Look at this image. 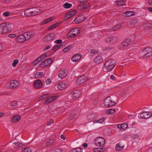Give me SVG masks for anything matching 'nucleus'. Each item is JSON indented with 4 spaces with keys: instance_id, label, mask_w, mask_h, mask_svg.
Segmentation results:
<instances>
[{
    "instance_id": "nucleus-1",
    "label": "nucleus",
    "mask_w": 152,
    "mask_h": 152,
    "mask_svg": "<svg viewBox=\"0 0 152 152\" xmlns=\"http://www.w3.org/2000/svg\"><path fill=\"white\" fill-rule=\"evenodd\" d=\"M12 28L10 23L7 22L0 24V32L2 34H5L11 30Z\"/></svg>"
},
{
    "instance_id": "nucleus-2",
    "label": "nucleus",
    "mask_w": 152,
    "mask_h": 152,
    "mask_svg": "<svg viewBox=\"0 0 152 152\" xmlns=\"http://www.w3.org/2000/svg\"><path fill=\"white\" fill-rule=\"evenodd\" d=\"M115 61L113 60H109L105 62L104 65V68L106 71L109 72L115 66Z\"/></svg>"
},
{
    "instance_id": "nucleus-3",
    "label": "nucleus",
    "mask_w": 152,
    "mask_h": 152,
    "mask_svg": "<svg viewBox=\"0 0 152 152\" xmlns=\"http://www.w3.org/2000/svg\"><path fill=\"white\" fill-rule=\"evenodd\" d=\"M115 102L111 100L110 96H108L106 98L104 102V105L108 107L113 106L115 104Z\"/></svg>"
},
{
    "instance_id": "nucleus-4",
    "label": "nucleus",
    "mask_w": 152,
    "mask_h": 152,
    "mask_svg": "<svg viewBox=\"0 0 152 152\" xmlns=\"http://www.w3.org/2000/svg\"><path fill=\"white\" fill-rule=\"evenodd\" d=\"M80 31L78 28H75L72 29L68 33V38L73 37L77 35L80 33Z\"/></svg>"
},
{
    "instance_id": "nucleus-5",
    "label": "nucleus",
    "mask_w": 152,
    "mask_h": 152,
    "mask_svg": "<svg viewBox=\"0 0 152 152\" xmlns=\"http://www.w3.org/2000/svg\"><path fill=\"white\" fill-rule=\"evenodd\" d=\"M95 144L97 146H102L105 144V140L101 137L96 138L94 140Z\"/></svg>"
},
{
    "instance_id": "nucleus-6",
    "label": "nucleus",
    "mask_w": 152,
    "mask_h": 152,
    "mask_svg": "<svg viewBox=\"0 0 152 152\" xmlns=\"http://www.w3.org/2000/svg\"><path fill=\"white\" fill-rule=\"evenodd\" d=\"M143 57L149 56L152 54V49L150 48H147L143 49L142 51Z\"/></svg>"
},
{
    "instance_id": "nucleus-7",
    "label": "nucleus",
    "mask_w": 152,
    "mask_h": 152,
    "mask_svg": "<svg viewBox=\"0 0 152 152\" xmlns=\"http://www.w3.org/2000/svg\"><path fill=\"white\" fill-rule=\"evenodd\" d=\"M139 117L142 119H146L149 118L152 115V114L148 112H144L139 115Z\"/></svg>"
},
{
    "instance_id": "nucleus-8",
    "label": "nucleus",
    "mask_w": 152,
    "mask_h": 152,
    "mask_svg": "<svg viewBox=\"0 0 152 152\" xmlns=\"http://www.w3.org/2000/svg\"><path fill=\"white\" fill-rule=\"evenodd\" d=\"M9 88H15L17 87L19 85L18 81L16 80H13L8 84Z\"/></svg>"
},
{
    "instance_id": "nucleus-9",
    "label": "nucleus",
    "mask_w": 152,
    "mask_h": 152,
    "mask_svg": "<svg viewBox=\"0 0 152 152\" xmlns=\"http://www.w3.org/2000/svg\"><path fill=\"white\" fill-rule=\"evenodd\" d=\"M68 71L65 69H63L59 71L58 77L61 78H63L65 77L67 74Z\"/></svg>"
},
{
    "instance_id": "nucleus-10",
    "label": "nucleus",
    "mask_w": 152,
    "mask_h": 152,
    "mask_svg": "<svg viewBox=\"0 0 152 152\" xmlns=\"http://www.w3.org/2000/svg\"><path fill=\"white\" fill-rule=\"evenodd\" d=\"M52 62V60L50 58L47 59L42 61L40 64V66L42 67H46L49 65Z\"/></svg>"
},
{
    "instance_id": "nucleus-11",
    "label": "nucleus",
    "mask_w": 152,
    "mask_h": 152,
    "mask_svg": "<svg viewBox=\"0 0 152 152\" xmlns=\"http://www.w3.org/2000/svg\"><path fill=\"white\" fill-rule=\"evenodd\" d=\"M73 99H76L79 97L80 95V92L79 91L77 90L74 91L72 92L70 94Z\"/></svg>"
},
{
    "instance_id": "nucleus-12",
    "label": "nucleus",
    "mask_w": 152,
    "mask_h": 152,
    "mask_svg": "<svg viewBox=\"0 0 152 152\" xmlns=\"http://www.w3.org/2000/svg\"><path fill=\"white\" fill-rule=\"evenodd\" d=\"M55 37L54 34H47L44 38V40L46 42H49L53 40Z\"/></svg>"
},
{
    "instance_id": "nucleus-13",
    "label": "nucleus",
    "mask_w": 152,
    "mask_h": 152,
    "mask_svg": "<svg viewBox=\"0 0 152 152\" xmlns=\"http://www.w3.org/2000/svg\"><path fill=\"white\" fill-rule=\"evenodd\" d=\"M107 42L114 43L116 42L117 40V37L116 36H108L106 39Z\"/></svg>"
},
{
    "instance_id": "nucleus-14",
    "label": "nucleus",
    "mask_w": 152,
    "mask_h": 152,
    "mask_svg": "<svg viewBox=\"0 0 152 152\" xmlns=\"http://www.w3.org/2000/svg\"><path fill=\"white\" fill-rule=\"evenodd\" d=\"M87 80V78L85 76H83L79 77L77 80V84H81L85 82Z\"/></svg>"
},
{
    "instance_id": "nucleus-15",
    "label": "nucleus",
    "mask_w": 152,
    "mask_h": 152,
    "mask_svg": "<svg viewBox=\"0 0 152 152\" xmlns=\"http://www.w3.org/2000/svg\"><path fill=\"white\" fill-rule=\"evenodd\" d=\"M40 9L39 7L31 8V16H34L39 13Z\"/></svg>"
},
{
    "instance_id": "nucleus-16",
    "label": "nucleus",
    "mask_w": 152,
    "mask_h": 152,
    "mask_svg": "<svg viewBox=\"0 0 152 152\" xmlns=\"http://www.w3.org/2000/svg\"><path fill=\"white\" fill-rule=\"evenodd\" d=\"M86 18L83 16H80L76 17L74 21L75 23H78L83 22Z\"/></svg>"
},
{
    "instance_id": "nucleus-17",
    "label": "nucleus",
    "mask_w": 152,
    "mask_h": 152,
    "mask_svg": "<svg viewBox=\"0 0 152 152\" xmlns=\"http://www.w3.org/2000/svg\"><path fill=\"white\" fill-rule=\"evenodd\" d=\"M77 13V11L75 10H73L68 12L66 13V15L64 18L66 20L68 19L69 18L75 15Z\"/></svg>"
},
{
    "instance_id": "nucleus-18",
    "label": "nucleus",
    "mask_w": 152,
    "mask_h": 152,
    "mask_svg": "<svg viewBox=\"0 0 152 152\" xmlns=\"http://www.w3.org/2000/svg\"><path fill=\"white\" fill-rule=\"evenodd\" d=\"M34 86L35 88H39L42 87V83L40 80H38L35 81L34 82Z\"/></svg>"
},
{
    "instance_id": "nucleus-19",
    "label": "nucleus",
    "mask_w": 152,
    "mask_h": 152,
    "mask_svg": "<svg viewBox=\"0 0 152 152\" xmlns=\"http://www.w3.org/2000/svg\"><path fill=\"white\" fill-rule=\"evenodd\" d=\"M46 56L47 55L45 54L41 55L39 58L37 59L34 61L33 62L34 64L35 65L37 64L45 58Z\"/></svg>"
},
{
    "instance_id": "nucleus-20",
    "label": "nucleus",
    "mask_w": 152,
    "mask_h": 152,
    "mask_svg": "<svg viewBox=\"0 0 152 152\" xmlns=\"http://www.w3.org/2000/svg\"><path fill=\"white\" fill-rule=\"evenodd\" d=\"M82 57V55L80 54H76L71 59L73 62L78 61Z\"/></svg>"
},
{
    "instance_id": "nucleus-21",
    "label": "nucleus",
    "mask_w": 152,
    "mask_h": 152,
    "mask_svg": "<svg viewBox=\"0 0 152 152\" xmlns=\"http://www.w3.org/2000/svg\"><path fill=\"white\" fill-rule=\"evenodd\" d=\"M94 61L96 64H99L102 62L103 58L101 56H98L95 58Z\"/></svg>"
},
{
    "instance_id": "nucleus-22",
    "label": "nucleus",
    "mask_w": 152,
    "mask_h": 152,
    "mask_svg": "<svg viewBox=\"0 0 152 152\" xmlns=\"http://www.w3.org/2000/svg\"><path fill=\"white\" fill-rule=\"evenodd\" d=\"M17 41L19 42H24L26 40L23 34L20 35L16 38Z\"/></svg>"
},
{
    "instance_id": "nucleus-23",
    "label": "nucleus",
    "mask_w": 152,
    "mask_h": 152,
    "mask_svg": "<svg viewBox=\"0 0 152 152\" xmlns=\"http://www.w3.org/2000/svg\"><path fill=\"white\" fill-rule=\"evenodd\" d=\"M116 5L118 6H122L126 5L124 0H118L115 1Z\"/></svg>"
},
{
    "instance_id": "nucleus-24",
    "label": "nucleus",
    "mask_w": 152,
    "mask_h": 152,
    "mask_svg": "<svg viewBox=\"0 0 152 152\" xmlns=\"http://www.w3.org/2000/svg\"><path fill=\"white\" fill-rule=\"evenodd\" d=\"M66 85L64 83L60 82L58 85L57 88L59 89L62 90L66 88Z\"/></svg>"
},
{
    "instance_id": "nucleus-25",
    "label": "nucleus",
    "mask_w": 152,
    "mask_h": 152,
    "mask_svg": "<svg viewBox=\"0 0 152 152\" xmlns=\"http://www.w3.org/2000/svg\"><path fill=\"white\" fill-rule=\"evenodd\" d=\"M128 127V124L126 123H124L122 124L118 125L117 128L121 129L124 130Z\"/></svg>"
},
{
    "instance_id": "nucleus-26",
    "label": "nucleus",
    "mask_w": 152,
    "mask_h": 152,
    "mask_svg": "<svg viewBox=\"0 0 152 152\" xmlns=\"http://www.w3.org/2000/svg\"><path fill=\"white\" fill-rule=\"evenodd\" d=\"M131 42V39H125L124 41L123 42H122V45L124 46H127Z\"/></svg>"
},
{
    "instance_id": "nucleus-27",
    "label": "nucleus",
    "mask_w": 152,
    "mask_h": 152,
    "mask_svg": "<svg viewBox=\"0 0 152 152\" xmlns=\"http://www.w3.org/2000/svg\"><path fill=\"white\" fill-rule=\"evenodd\" d=\"M56 98L55 96H51L50 98L47 99L45 102V103H48L51 102L55 100Z\"/></svg>"
},
{
    "instance_id": "nucleus-28",
    "label": "nucleus",
    "mask_w": 152,
    "mask_h": 152,
    "mask_svg": "<svg viewBox=\"0 0 152 152\" xmlns=\"http://www.w3.org/2000/svg\"><path fill=\"white\" fill-rule=\"evenodd\" d=\"M124 147V145H122L120 143H119L116 145V150L117 151H120L123 149Z\"/></svg>"
},
{
    "instance_id": "nucleus-29",
    "label": "nucleus",
    "mask_w": 152,
    "mask_h": 152,
    "mask_svg": "<svg viewBox=\"0 0 152 152\" xmlns=\"http://www.w3.org/2000/svg\"><path fill=\"white\" fill-rule=\"evenodd\" d=\"M24 37L25 38L26 40H28L30 39L31 37L32 34L30 32H28L23 34Z\"/></svg>"
},
{
    "instance_id": "nucleus-30",
    "label": "nucleus",
    "mask_w": 152,
    "mask_h": 152,
    "mask_svg": "<svg viewBox=\"0 0 152 152\" xmlns=\"http://www.w3.org/2000/svg\"><path fill=\"white\" fill-rule=\"evenodd\" d=\"M20 118V117L19 115L15 116L12 117L11 119V121L13 123L19 121Z\"/></svg>"
},
{
    "instance_id": "nucleus-31",
    "label": "nucleus",
    "mask_w": 152,
    "mask_h": 152,
    "mask_svg": "<svg viewBox=\"0 0 152 152\" xmlns=\"http://www.w3.org/2000/svg\"><path fill=\"white\" fill-rule=\"evenodd\" d=\"M135 12L134 11H127L125 12V16L126 17H129L130 16L134 15Z\"/></svg>"
},
{
    "instance_id": "nucleus-32",
    "label": "nucleus",
    "mask_w": 152,
    "mask_h": 152,
    "mask_svg": "<svg viewBox=\"0 0 152 152\" xmlns=\"http://www.w3.org/2000/svg\"><path fill=\"white\" fill-rule=\"evenodd\" d=\"M24 14L27 17L31 16V8H28L24 11Z\"/></svg>"
},
{
    "instance_id": "nucleus-33",
    "label": "nucleus",
    "mask_w": 152,
    "mask_h": 152,
    "mask_svg": "<svg viewBox=\"0 0 152 152\" xmlns=\"http://www.w3.org/2000/svg\"><path fill=\"white\" fill-rule=\"evenodd\" d=\"M64 47V45L62 44L60 45H56L53 47V50L54 51H56L58 49Z\"/></svg>"
},
{
    "instance_id": "nucleus-34",
    "label": "nucleus",
    "mask_w": 152,
    "mask_h": 152,
    "mask_svg": "<svg viewBox=\"0 0 152 152\" xmlns=\"http://www.w3.org/2000/svg\"><path fill=\"white\" fill-rule=\"evenodd\" d=\"M54 19L53 17H51L44 20L42 22V24H47L48 22L51 21Z\"/></svg>"
},
{
    "instance_id": "nucleus-35",
    "label": "nucleus",
    "mask_w": 152,
    "mask_h": 152,
    "mask_svg": "<svg viewBox=\"0 0 152 152\" xmlns=\"http://www.w3.org/2000/svg\"><path fill=\"white\" fill-rule=\"evenodd\" d=\"M105 150V148H99L94 149V152H103Z\"/></svg>"
},
{
    "instance_id": "nucleus-36",
    "label": "nucleus",
    "mask_w": 152,
    "mask_h": 152,
    "mask_svg": "<svg viewBox=\"0 0 152 152\" xmlns=\"http://www.w3.org/2000/svg\"><path fill=\"white\" fill-rule=\"evenodd\" d=\"M43 75L42 72H37L35 75V77L36 78H39L42 76Z\"/></svg>"
},
{
    "instance_id": "nucleus-37",
    "label": "nucleus",
    "mask_w": 152,
    "mask_h": 152,
    "mask_svg": "<svg viewBox=\"0 0 152 152\" xmlns=\"http://www.w3.org/2000/svg\"><path fill=\"white\" fill-rule=\"evenodd\" d=\"M14 144L15 145L16 147H15V148H20L23 145L22 143L20 142H15L14 143Z\"/></svg>"
},
{
    "instance_id": "nucleus-38",
    "label": "nucleus",
    "mask_w": 152,
    "mask_h": 152,
    "mask_svg": "<svg viewBox=\"0 0 152 152\" xmlns=\"http://www.w3.org/2000/svg\"><path fill=\"white\" fill-rule=\"evenodd\" d=\"M105 120V119L104 118H102L100 119L97 120H94V123H102Z\"/></svg>"
},
{
    "instance_id": "nucleus-39",
    "label": "nucleus",
    "mask_w": 152,
    "mask_h": 152,
    "mask_svg": "<svg viewBox=\"0 0 152 152\" xmlns=\"http://www.w3.org/2000/svg\"><path fill=\"white\" fill-rule=\"evenodd\" d=\"M58 26V24H54L50 26L48 28V29L49 30H51L52 29L56 28Z\"/></svg>"
},
{
    "instance_id": "nucleus-40",
    "label": "nucleus",
    "mask_w": 152,
    "mask_h": 152,
    "mask_svg": "<svg viewBox=\"0 0 152 152\" xmlns=\"http://www.w3.org/2000/svg\"><path fill=\"white\" fill-rule=\"evenodd\" d=\"M27 4L26 2H23L17 5L18 7H23L24 6L27 5Z\"/></svg>"
},
{
    "instance_id": "nucleus-41",
    "label": "nucleus",
    "mask_w": 152,
    "mask_h": 152,
    "mask_svg": "<svg viewBox=\"0 0 152 152\" xmlns=\"http://www.w3.org/2000/svg\"><path fill=\"white\" fill-rule=\"evenodd\" d=\"M96 115L94 113H91L88 115V118L89 119H93L95 118Z\"/></svg>"
},
{
    "instance_id": "nucleus-42",
    "label": "nucleus",
    "mask_w": 152,
    "mask_h": 152,
    "mask_svg": "<svg viewBox=\"0 0 152 152\" xmlns=\"http://www.w3.org/2000/svg\"><path fill=\"white\" fill-rule=\"evenodd\" d=\"M54 142V140H53L50 139L48 140L47 142V145L48 146L52 145Z\"/></svg>"
},
{
    "instance_id": "nucleus-43",
    "label": "nucleus",
    "mask_w": 152,
    "mask_h": 152,
    "mask_svg": "<svg viewBox=\"0 0 152 152\" xmlns=\"http://www.w3.org/2000/svg\"><path fill=\"white\" fill-rule=\"evenodd\" d=\"M72 6V4H69L67 3H66L64 5V8L68 9L70 8Z\"/></svg>"
},
{
    "instance_id": "nucleus-44",
    "label": "nucleus",
    "mask_w": 152,
    "mask_h": 152,
    "mask_svg": "<svg viewBox=\"0 0 152 152\" xmlns=\"http://www.w3.org/2000/svg\"><path fill=\"white\" fill-rule=\"evenodd\" d=\"M115 111V110H113L112 109L108 110L106 111V113L108 114H111L112 113H114Z\"/></svg>"
},
{
    "instance_id": "nucleus-45",
    "label": "nucleus",
    "mask_w": 152,
    "mask_h": 152,
    "mask_svg": "<svg viewBox=\"0 0 152 152\" xmlns=\"http://www.w3.org/2000/svg\"><path fill=\"white\" fill-rule=\"evenodd\" d=\"M82 149L81 148H77L75 149L72 150L71 152H82Z\"/></svg>"
},
{
    "instance_id": "nucleus-46",
    "label": "nucleus",
    "mask_w": 152,
    "mask_h": 152,
    "mask_svg": "<svg viewBox=\"0 0 152 152\" xmlns=\"http://www.w3.org/2000/svg\"><path fill=\"white\" fill-rule=\"evenodd\" d=\"M137 23V22L136 20L132 19L131 20L130 23L132 26H134Z\"/></svg>"
},
{
    "instance_id": "nucleus-47",
    "label": "nucleus",
    "mask_w": 152,
    "mask_h": 152,
    "mask_svg": "<svg viewBox=\"0 0 152 152\" xmlns=\"http://www.w3.org/2000/svg\"><path fill=\"white\" fill-rule=\"evenodd\" d=\"M31 150L29 148H26L23 149L21 152H31Z\"/></svg>"
},
{
    "instance_id": "nucleus-48",
    "label": "nucleus",
    "mask_w": 152,
    "mask_h": 152,
    "mask_svg": "<svg viewBox=\"0 0 152 152\" xmlns=\"http://www.w3.org/2000/svg\"><path fill=\"white\" fill-rule=\"evenodd\" d=\"M48 96V94H45L42 96H41L39 99L40 100H42L45 99L47 98Z\"/></svg>"
},
{
    "instance_id": "nucleus-49",
    "label": "nucleus",
    "mask_w": 152,
    "mask_h": 152,
    "mask_svg": "<svg viewBox=\"0 0 152 152\" xmlns=\"http://www.w3.org/2000/svg\"><path fill=\"white\" fill-rule=\"evenodd\" d=\"M71 46L70 45H69L65 47L63 50V51L64 52H66L68 51L70 48Z\"/></svg>"
},
{
    "instance_id": "nucleus-50",
    "label": "nucleus",
    "mask_w": 152,
    "mask_h": 152,
    "mask_svg": "<svg viewBox=\"0 0 152 152\" xmlns=\"http://www.w3.org/2000/svg\"><path fill=\"white\" fill-rule=\"evenodd\" d=\"M19 61L18 59H15L14 60L12 64V66L13 67H15L17 64L18 63Z\"/></svg>"
},
{
    "instance_id": "nucleus-51",
    "label": "nucleus",
    "mask_w": 152,
    "mask_h": 152,
    "mask_svg": "<svg viewBox=\"0 0 152 152\" xmlns=\"http://www.w3.org/2000/svg\"><path fill=\"white\" fill-rule=\"evenodd\" d=\"M121 25H117L115 26L114 28H113L112 29L113 31H116L119 28L121 27Z\"/></svg>"
},
{
    "instance_id": "nucleus-52",
    "label": "nucleus",
    "mask_w": 152,
    "mask_h": 152,
    "mask_svg": "<svg viewBox=\"0 0 152 152\" xmlns=\"http://www.w3.org/2000/svg\"><path fill=\"white\" fill-rule=\"evenodd\" d=\"M17 105V102L16 101H13L11 103V107L16 106Z\"/></svg>"
},
{
    "instance_id": "nucleus-53",
    "label": "nucleus",
    "mask_w": 152,
    "mask_h": 152,
    "mask_svg": "<svg viewBox=\"0 0 152 152\" xmlns=\"http://www.w3.org/2000/svg\"><path fill=\"white\" fill-rule=\"evenodd\" d=\"M90 53L92 54H96L98 53V51L96 50L92 49L91 50Z\"/></svg>"
},
{
    "instance_id": "nucleus-54",
    "label": "nucleus",
    "mask_w": 152,
    "mask_h": 152,
    "mask_svg": "<svg viewBox=\"0 0 152 152\" xmlns=\"http://www.w3.org/2000/svg\"><path fill=\"white\" fill-rule=\"evenodd\" d=\"M53 152H63V151L61 149L56 148L53 151Z\"/></svg>"
},
{
    "instance_id": "nucleus-55",
    "label": "nucleus",
    "mask_w": 152,
    "mask_h": 152,
    "mask_svg": "<svg viewBox=\"0 0 152 152\" xmlns=\"http://www.w3.org/2000/svg\"><path fill=\"white\" fill-rule=\"evenodd\" d=\"M10 14V12H6L3 13V15L6 16L7 17Z\"/></svg>"
},
{
    "instance_id": "nucleus-56",
    "label": "nucleus",
    "mask_w": 152,
    "mask_h": 152,
    "mask_svg": "<svg viewBox=\"0 0 152 152\" xmlns=\"http://www.w3.org/2000/svg\"><path fill=\"white\" fill-rule=\"evenodd\" d=\"M62 42L61 39H57L55 40L54 42L57 44H61L62 43Z\"/></svg>"
},
{
    "instance_id": "nucleus-57",
    "label": "nucleus",
    "mask_w": 152,
    "mask_h": 152,
    "mask_svg": "<svg viewBox=\"0 0 152 152\" xmlns=\"http://www.w3.org/2000/svg\"><path fill=\"white\" fill-rule=\"evenodd\" d=\"M53 122V119H50L49 120V122L47 123V125L48 126L50 124L52 123Z\"/></svg>"
},
{
    "instance_id": "nucleus-58",
    "label": "nucleus",
    "mask_w": 152,
    "mask_h": 152,
    "mask_svg": "<svg viewBox=\"0 0 152 152\" xmlns=\"http://www.w3.org/2000/svg\"><path fill=\"white\" fill-rule=\"evenodd\" d=\"M16 35L15 34H10L9 35V37L10 38H14L15 37Z\"/></svg>"
},
{
    "instance_id": "nucleus-59",
    "label": "nucleus",
    "mask_w": 152,
    "mask_h": 152,
    "mask_svg": "<svg viewBox=\"0 0 152 152\" xmlns=\"http://www.w3.org/2000/svg\"><path fill=\"white\" fill-rule=\"evenodd\" d=\"M87 146V144L86 143H84L83 145V147L84 148H86Z\"/></svg>"
},
{
    "instance_id": "nucleus-60",
    "label": "nucleus",
    "mask_w": 152,
    "mask_h": 152,
    "mask_svg": "<svg viewBox=\"0 0 152 152\" xmlns=\"http://www.w3.org/2000/svg\"><path fill=\"white\" fill-rule=\"evenodd\" d=\"M88 0H79V1L81 3H84L86 2Z\"/></svg>"
},
{
    "instance_id": "nucleus-61",
    "label": "nucleus",
    "mask_w": 152,
    "mask_h": 152,
    "mask_svg": "<svg viewBox=\"0 0 152 152\" xmlns=\"http://www.w3.org/2000/svg\"><path fill=\"white\" fill-rule=\"evenodd\" d=\"M3 2H8L11 1V0H1Z\"/></svg>"
},
{
    "instance_id": "nucleus-62",
    "label": "nucleus",
    "mask_w": 152,
    "mask_h": 152,
    "mask_svg": "<svg viewBox=\"0 0 152 152\" xmlns=\"http://www.w3.org/2000/svg\"><path fill=\"white\" fill-rule=\"evenodd\" d=\"M110 78L111 79L113 80H114L115 79V77H114V76L113 75H111V76H110Z\"/></svg>"
},
{
    "instance_id": "nucleus-63",
    "label": "nucleus",
    "mask_w": 152,
    "mask_h": 152,
    "mask_svg": "<svg viewBox=\"0 0 152 152\" xmlns=\"http://www.w3.org/2000/svg\"><path fill=\"white\" fill-rule=\"evenodd\" d=\"M148 9L150 12H152V7H148Z\"/></svg>"
},
{
    "instance_id": "nucleus-64",
    "label": "nucleus",
    "mask_w": 152,
    "mask_h": 152,
    "mask_svg": "<svg viewBox=\"0 0 152 152\" xmlns=\"http://www.w3.org/2000/svg\"><path fill=\"white\" fill-rule=\"evenodd\" d=\"M148 2L150 5L152 6V0H149Z\"/></svg>"
}]
</instances>
